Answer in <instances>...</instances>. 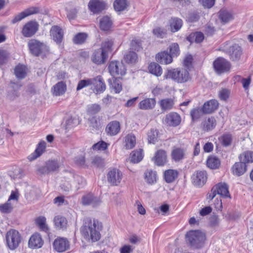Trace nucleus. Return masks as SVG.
I'll return each instance as SVG.
<instances>
[{"label":"nucleus","mask_w":253,"mask_h":253,"mask_svg":"<svg viewBox=\"0 0 253 253\" xmlns=\"http://www.w3.org/2000/svg\"><path fill=\"white\" fill-rule=\"evenodd\" d=\"M178 172L176 170L168 169L164 173V178L167 183L173 182L178 177Z\"/></svg>","instance_id":"obj_32"},{"label":"nucleus","mask_w":253,"mask_h":253,"mask_svg":"<svg viewBox=\"0 0 253 253\" xmlns=\"http://www.w3.org/2000/svg\"><path fill=\"white\" fill-rule=\"evenodd\" d=\"M220 165V161L219 159L214 156H211L207 160V166L211 169L218 168Z\"/></svg>","instance_id":"obj_45"},{"label":"nucleus","mask_w":253,"mask_h":253,"mask_svg":"<svg viewBox=\"0 0 253 253\" xmlns=\"http://www.w3.org/2000/svg\"><path fill=\"white\" fill-rule=\"evenodd\" d=\"M218 104L217 100L211 99L206 102L202 108L205 114H210L217 109Z\"/></svg>","instance_id":"obj_22"},{"label":"nucleus","mask_w":253,"mask_h":253,"mask_svg":"<svg viewBox=\"0 0 253 253\" xmlns=\"http://www.w3.org/2000/svg\"><path fill=\"white\" fill-rule=\"evenodd\" d=\"M101 202L99 197H95L91 194L84 196L82 198V203L84 205H91L93 207L98 205Z\"/></svg>","instance_id":"obj_20"},{"label":"nucleus","mask_w":253,"mask_h":253,"mask_svg":"<svg viewBox=\"0 0 253 253\" xmlns=\"http://www.w3.org/2000/svg\"><path fill=\"white\" fill-rule=\"evenodd\" d=\"M165 122L169 126H176L181 122V117L177 113L172 112L166 115Z\"/></svg>","instance_id":"obj_14"},{"label":"nucleus","mask_w":253,"mask_h":253,"mask_svg":"<svg viewBox=\"0 0 253 253\" xmlns=\"http://www.w3.org/2000/svg\"><path fill=\"white\" fill-rule=\"evenodd\" d=\"M247 164L240 161L236 163L232 167V171L234 174L240 176L244 174L247 170Z\"/></svg>","instance_id":"obj_21"},{"label":"nucleus","mask_w":253,"mask_h":253,"mask_svg":"<svg viewBox=\"0 0 253 253\" xmlns=\"http://www.w3.org/2000/svg\"><path fill=\"white\" fill-rule=\"evenodd\" d=\"M218 17L221 22L224 24L233 19L232 13L226 9H221L218 13Z\"/></svg>","instance_id":"obj_29"},{"label":"nucleus","mask_w":253,"mask_h":253,"mask_svg":"<svg viewBox=\"0 0 253 253\" xmlns=\"http://www.w3.org/2000/svg\"><path fill=\"white\" fill-rule=\"evenodd\" d=\"M142 152V149L133 151L131 154L130 161L133 163H139L143 157Z\"/></svg>","instance_id":"obj_49"},{"label":"nucleus","mask_w":253,"mask_h":253,"mask_svg":"<svg viewBox=\"0 0 253 253\" xmlns=\"http://www.w3.org/2000/svg\"><path fill=\"white\" fill-rule=\"evenodd\" d=\"M108 144L103 141H100L94 144L92 146V148L94 150L104 151L108 148Z\"/></svg>","instance_id":"obj_59"},{"label":"nucleus","mask_w":253,"mask_h":253,"mask_svg":"<svg viewBox=\"0 0 253 253\" xmlns=\"http://www.w3.org/2000/svg\"><path fill=\"white\" fill-rule=\"evenodd\" d=\"M101 107L99 105L93 104L88 106L87 112L88 114L94 115L100 111Z\"/></svg>","instance_id":"obj_61"},{"label":"nucleus","mask_w":253,"mask_h":253,"mask_svg":"<svg viewBox=\"0 0 253 253\" xmlns=\"http://www.w3.org/2000/svg\"><path fill=\"white\" fill-rule=\"evenodd\" d=\"M88 7L93 13H98L105 9L106 3L101 0H90Z\"/></svg>","instance_id":"obj_10"},{"label":"nucleus","mask_w":253,"mask_h":253,"mask_svg":"<svg viewBox=\"0 0 253 253\" xmlns=\"http://www.w3.org/2000/svg\"><path fill=\"white\" fill-rule=\"evenodd\" d=\"M113 44L114 42L112 40L106 39L102 42L100 49L108 55V53L112 51Z\"/></svg>","instance_id":"obj_39"},{"label":"nucleus","mask_w":253,"mask_h":253,"mask_svg":"<svg viewBox=\"0 0 253 253\" xmlns=\"http://www.w3.org/2000/svg\"><path fill=\"white\" fill-rule=\"evenodd\" d=\"M110 87L112 88L115 93H119L122 89V84L116 78H113L108 80Z\"/></svg>","instance_id":"obj_44"},{"label":"nucleus","mask_w":253,"mask_h":253,"mask_svg":"<svg viewBox=\"0 0 253 253\" xmlns=\"http://www.w3.org/2000/svg\"><path fill=\"white\" fill-rule=\"evenodd\" d=\"M109 71L112 76L117 75H124L126 74V69L124 64L119 61H111L108 67Z\"/></svg>","instance_id":"obj_6"},{"label":"nucleus","mask_w":253,"mask_h":253,"mask_svg":"<svg viewBox=\"0 0 253 253\" xmlns=\"http://www.w3.org/2000/svg\"><path fill=\"white\" fill-rule=\"evenodd\" d=\"M49 172L56 170L59 167L57 161H48L45 163Z\"/></svg>","instance_id":"obj_55"},{"label":"nucleus","mask_w":253,"mask_h":253,"mask_svg":"<svg viewBox=\"0 0 253 253\" xmlns=\"http://www.w3.org/2000/svg\"><path fill=\"white\" fill-rule=\"evenodd\" d=\"M226 52L229 55L230 59L232 61H238L242 54V50L241 46L235 44L226 50Z\"/></svg>","instance_id":"obj_13"},{"label":"nucleus","mask_w":253,"mask_h":253,"mask_svg":"<svg viewBox=\"0 0 253 253\" xmlns=\"http://www.w3.org/2000/svg\"><path fill=\"white\" fill-rule=\"evenodd\" d=\"M186 240L195 249L202 248L206 240V235L199 230H190L186 234Z\"/></svg>","instance_id":"obj_2"},{"label":"nucleus","mask_w":253,"mask_h":253,"mask_svg":"<svg viewBox=\"0 0 253 253\" xmlns=\"http://www.w3.org/2000/svg\"><path fill=\"white\" fill-rule=\"evenodd\" d=\"M6 240L8 248L14 250L18 247L21 242V236L17 231L11 229L7 232Z\"/></svg>","instance_id":"obj_4"},{"label":"nucleus","mask_w":253,"mask_h":253,"mask_svg":"<svg viewBox=\"0 0 253 253\" xmlns=\"http://www.w3.org/2000/svg\"><path fill=\"white\" fill-rule=\"evenodd\" d=\"M14 74L18 79L24 78L26 75L25 66L21 65H17L15 68Z\"/></svg>","instance_id":"obj_47"},{"label":"nucleus","mask_w":253,"mask_h":253,"mask_svg":"<svg viewBox=\"0 0 253 253\" xmlns=\"http://www.w3.org/2000/svg\"><path fill=\"white\" fill-rule=\"evenodd\" d=\"M88 37L87 34L85 33H79L76 35L73 39V42L76 44L84 43Z\"/></svg>","instance_id":"obj_48"},{"label":"nucleus","mask_w":253,"mask_h":253,"mask_svg":"<svg viewBox=\"0 0 253 253\" xmlns=\"http://www.w3.org/2000/svg\"><path fill=\"white\" fill-rule=\"evenodd\" d=\"M178 72L179 74L177 78L180 79V81H177L178 83H186L191 79L189 72L187 69L180 70L178 68Z\"/></svg>","instance_id":"obj_36"},{"label":"nucleus","mask_w":253,"mask_h":253,"mask_svg":"<svg viewBox=\"0 0 253 253\" xmlns=\"http://www.w3.org/2000/svg\"><path fill=\"white\" fill-rule=\"evenodd\" d=\"M125 147L126 149H131L133 148L136 143V139L134 135L131 134H127L125 137Z\"/></svg>","instance_id":"obj_46"},{"label":"nucleus","mask_w":253,"mask_h":253,"mask_svg":"<svg viewBox=\"0 0 253 253\" xmlns=\"http://www.w3.org/2000/svg\"><path fill=\"white\" fill-rule=\"evenodd\" d=\"M219 139L223 145L228 146L231 144L232 138L231 134H224L222 135Z\"/></svg>","instance_id":"obj_54"},{"label":"nucleus","mask_w":253,"mask_h":253,"mask_svg":"<svg viewBox=\"0 0 253 253\" xmlns=\"http://www.w3.org/2000/svg\"><path fill=\"white\" fill-rule=\"evenodd\" d=\"M9 58L8 52L4 49H0V65H2L5 64Z\"/></svg>","instance_id":"obj_60"},{"label":"nucleus","mask_w":253,"mask_h":253,"mask_svg":"<svg viewBox=\"0 0 253 253\" xmlns=\"http://www.w3.org/2000/svg\"><path fill=\"white\" fill-rule=\"evenodd\" d=\"M152 160L156 165L158 166H164L167 162L166 152L163 150L157 151Z\"/></svg>","instance_id":"obj_16"},{"label":"nucleus","mask_w":253,"mask_h":253,"mask_svg":"<svg viewBox=\"0 0 253 253\" xmlns=\"http://www.w3.org/2000/svg\"><path fill=\"white\" fill-rule=\"evenodd\" d=\"M213 68L217 74H220L229 71L230 63L222 57L217 58L213 63Z\"/></svg>","instance_id":"obj_5"},{"label":"nucleus","mask_w":253,"mask_h":253,"mask_svg":"<svg viewBox=\"0 0 253 253\" xmlns=\"http://www.w3.org/2000/svg\"><path fill=\"white\" fill-rule=\"evenodd\" d=\"M127 6L126 0H115L114 2V7L115 10L122 11L124 10Z\"/></svg>","instance_id":"obj_51"},{"label":"nucleus","mask_w":253,"mask_h":253,"mask_svg":"<svg viewBox=\"0 0 253 253\" xmlns=\"http://www.w3.org/2000/svg\"><path fill=\"white\" fill-rule=\"evenodd\" d=\"M194 185L200 186L204 185L207 180V174L206 171L201 170L195 172L192 176Z\"/></svg>","instance_id":"obj_9"},{"label":"nucleus","mask_w":253,"mask_h":253,"mask_svg":"<svg viewBox=\"0 0 253 253\" xmlns=\"http://www.w3.org/2000/svg\"><path fill=\"white\" fill-rule=\"evenodd\" d=\"M81 232L85 238H90L93 242L100 238V234L98 228L96 229V223L94 220L92 221L91 219H87L85 224L82 227Z\"/></svg>","instance_id":"obj_1"},{"label":"nucleus","mask_w":253,"mask_h":253,"mask_svg":"<svg viewBox=\"0 0 253 253\" xmlns=\"http://www.w3.org/2000/svg\"><path fill=\"white\" fill-rule=\"evenodd\" d=\"M137 59L136 53L133 51H129L125 55L124 60L128 63H134Z\"/></svg>","instance_id":"obj_53"},{"label":"nucleus","mask_w":253,"mask_h":253,"mask_svg":"<svg viewBox=\"0 0 253 253\" xmlns=\"http://www.w3.org/2000/svg\"><path fill=\"white\" fill-rule=\"evenodd\" d=\"M158 132L157 130L151 129L148 133V140L149 143L154 144L157 140Z\"/></svg>","instance_id":"obj_57"},{"label":"nucleus","mask_w":253,"mask_h":253,"mask_svg":"<svg viewBox=\"0 0 253 253\" xmlns=\"http://www.w3.org/2000/svg\"><path fill=\"white\" fill-rule=\"evenodd\" d=\"M43 241L41 236L38 233L33 234L29 241V246L31 248L37 249L42 247Z\"/></svg>","instance_id":"obj_19"},{"label":"nucleus","mask_w":253,"mask_h":253,"mask_svg":"<svg viewBox=\"0 0 253 253\" xmlns=\"http://www.w3.org/2000/svg\"><path fill=\"white\" fill-rule=\"evenodd\" d=\"M148 69L150 73L157 77L160 76L162 74L161 67L156 63H151L149 65Z\"/></svg>","instance_id":"obj_38"},{"label":"nucleus","mask_w":253,"mask_h":253,"mask_svg":"<svg viewBox=\"0 0 253 253\" xmlns=\"http://www.w3.org/2000/svg\"><path fill=\"white\" fill-rule=\"evenodd\" d=\"M169 52L172 57H176L179 54L180 50L177 43H172L169 46Z\"/></svg>","instance_id":"obj_56"},{"label":"nucleus","mask_w":253,"mask_h":253,"mask_svg":"<svg viewBox=\"0 0 253 253\" xmlns=\"http://www.w3.org/2000/svg\"><path fill=\"white\" fill-rule=\"evenodd\" d=\"M230 91L226 88H222L219 92V97L221 100L226 101L229 98Z\"/></svg>","instance_id":"obj_62"},{"label":"nucleus","mask_w":253,"mask_h":253,"mask_svg":"<svg viewBox=\"0 0 253 253\" xmlns=\"http://www.w3.org/2000/svg\"><path fill=\"white\" fill-rule=\"evenodd\" d=\"M112 21L108 16H104L99 20V26L100 29L104 31L109 30L112 26Z\"/></svg>","instance_id":"obj_26"},{"label":"nucleus","mask_w":253,"mask_h":253,"mask_svg":"<svg viewBox=\"0 0 253 253\" xmlns=\"http://www.w3.org/2000/svg\"><path fill=\"white\" fill-rule=\"evenodd\" d=\"M92 80H94L92 85H93L94 90L96 93L103 92L106 89L105 84L103 81V79L101 76H97L95 78H92Z\"/></svg>","instance_id":"obj_24"},{"label":"nucleus","mask_w":253,"mask_h":253,"mask_svg":"<svg viewBox=\"0 0 253 253\" xmlns=\"http://www.w3.org/2000/svg\"><path fill=\"white\" fill-rule=\"evenodd\" d=\"M182 21L177 18H173L170 21V27L171 32H175L178 31L182 27Z\"/></svg>","instance_id":"obj_43"},{"label":"nucleus","mask_w":253,"mask_h":253,"mask_svg":"<svg viewBox=\"0 0 253 253\" xmlns=\"http://www.w3.org/2000/svg\"><path fill=\"white\" fill-rule=\"evenodd\" d=\"M54 223L56 228L64 230L67 228L68 221L65 217L57 215L54 218Z\"/></svg>","instance_id":"obj_27"},{"label":"nucleus","mask_w":253,"mask_h":253,"mask_svg":"<svg viewBox=\"0 0 253 253\" xmlns=\"http://www.w3.org/2000/svg\"><path fill=\"white\" fill-rule=\"evenodd\" d=\"M205 114L203 108H195L190 111V116L193 122L198 121L202 116Z\"/></svg>","instance_id":"obj_37"},{"label":"nucleus","mask_w":253,"mask_h":253,"mask_svg":"<svg viewBox=\"0 0 253 253\" xmlns=\"http://www.w3.org/2000/svg\"><path fill=\"white\" fill-rule=\"evenodd\" d=\"M12 210L13 206L9 201L4 204L0 205V211L3 213H9L12 211Z\"/></svg>","instance_id":"obj_58"},{"label":"nucleus","mask_w":253,"mask_h":253,"mask_svg":"<svg viewBox=\"0 0 253 253\" xmlns=\"http://www.w3.org/2000/svg\"><path fill=\"white\" fill-rule=\"evenodd\" d=\"M28 46L30 52L35 56L45 54L49 51V48L45 44L36 39L29 40Z\"/></svg>","instance_id":"obj_3"},{"label":"nucleus","mask_w":253,"mask_h":253,"mask_svg":"<svg viewBox=\"0 0 253 253\" xmlns=\"http://www.w3.org/2000/svg\"><path fill=\"white\" fill-rule=\"evenodd\" d=\"M204 39V34L200 32L191 34L189 36L187 37V40L191 42H195L196 43H200L203 41Z\"/></svg>","instance_id":"obj_42"},{"label":"nucleus","mask_w":253,"mask_h":253,"mask_svg":"<svg viewBox=\"0 0 253 253\" xmlns=\"http://www.w3.org/2000/svg\"><path fill=\"white\" fill-rule=\"evenodd\" d=\"M178 74V68L168 69L164 77L166 79H171L177 83V81H180V79L177 78Z\"/></svg>","instance_id":"obj_33"},{"label":"nucleus","mask_w":253,"mask_h":253,"mask_svg":"<svg viewBox=\"0 0 253 253\" xmlns=\"http://www.w3.org/2000/svg\"><path fill=\"white\" fill-rule=\"evenodd\" d=\"M46 146V143L45 142H41L39 143L38 147L35 151L31 155L28 156V159L30 161H32L39 157L44 151Z\"/></svg>","instance_id":"obj_23"},{"label":"nucleus","mask_w":253,"mask_h":253,"mask_svg":"<svg viewBox=\"0 0 253 253\" xmlns=\"http://www.w3.org/2000/svg\"><path fill=\"white\" fill-rule=\"evenodd\" d=\"M156 171L152 170H147L145 172V179L149 184H154L157 181Z\"/></svg>","instance_id":"obj_41"},{"label":"nucleus","mask_w":253,"mask_h":253,"mask_svg":"<svg viewBox=\"0 0 253 253\" xmlns=\"http://www.w3.org/2000/svg\"><path fill=\"white\" fill-rule=\"evenodd\" d=\"M104 163V160L99 157H95L92 160V164L96 167H103Z\"/></svg>","instance_id":"obj_63"},{"label":"nucleus","mask_w":253,"mask_h":253,"mask_svg":"<svg viewBox=\"0 0 253 253\" xmlns=\"http://www.w3.org/2000/svg\"><path fill=\"white\" fill-rule=\"evenodd\" d=\"M172 159L175 162H179L182 160L185 155V151L180 148H174L171 152Z\"/></svg>","instance_id":"obj_31"},{"label":"nucleus","mask_w":253,"mask_h":253,"mask_svg":"<svg viewBox=\"0 0 253 253\" xmlns=\"http://www.w3.org/2000/svg\"><path fill=\"white\" fill-rule=\"evenodd\" d=\"M123 177V173L117 169H113L109 171L107 180L109 183L113 186H118L121 183Z\"/></svg>","instance_id":"obj_8"},{"label":"nucleus","mask_w":253,"mask_h":253,"mask_svg":"<svg viewBox=\"0 0 253 253\" xmlns=\"http://www.w3.org/2000/svg\"><path fill=\"white\" fill-rule=\"evenodd\" d=\"M36 223L40 229L42 231L47 232L49 230L48 227L46 224V218L44 216H40L36 220Z\"/></svg>","instance_id":"obj_50"},{"label":"nucleus","mask_w":253,"mask_h":253,"mask_svg":"<svg viewBox=\"0 0 253 253\" xmlns=\"http://www.w3.org/2000/svg\"><path fill=\"white\" fill-rule=\"evenodd\" d=\"M211 192H215L216 194H218L224 198L230 197L228 187L225 183H219L216 184L212 188Z\"/></svg>","instance_id":"obj_11"},{"label":"nucleus","mask_w":253,"mask_h":253,"mask_svg":"<svg viewBox=\"0 0 253 253\" xmlns=\"http://www.w3.org/2000/svg\"><path fill=\"white\" fill-rule=\"evenodd\" d=\"M106 132L110 136L117 135L120 131V124L118 121H114L110 122L106 127Z\"/></svg>","instance_id":"obj_17"},{"label":"nucleus","mask_w":253,"mask_h":253,"mask_svg":"<svg viewBox=\"0 0 253 253\" xmlns=\"http://www.w3.org/2000/svg\"><path fill=\"white\" fill-rule=\"evenodd\" d=\"M160 106L163 111L169 110L171 109L174 104V101L171 98H166L161 100L160 102Z\"/></svg>","instance_id":"obj_34"},{"label":"nucleus","mask_w":253,"mask_h":253,"mask_svg":"<svg viewBox=\"0 0 253 253\" xmlns=\"http://www.w3.org/2000/svg\"><path fill=\"white\" fill-rule=\"evenodd\" d=\"M172 57L170 54L164 51L159 53L156 56L157 61L161 64H168L172 62Z\"/></svg>","instance_id":"obj_25"},{"label":"nucleus","mask_w":253,"mask_h":253,"mask_svg":"<svg viewBox=\"0 0 253 253\" xmlns=\"http://www.w3.org/2000/svg\"><path fill=\"white\" fill-rule=\"evenodd\" d=\"M239 159L240 161L247 164L253 163V151H247L243 152L240 155Z\"/></svg>","instance_id":"obj_35"},{"label":"nucleus","mask_w":253,"mask_h":253,"mask_svg":"<svg viewBox=\"0 0 253 253\" xmlns=\"http://www.w3.org/2000/svg\"><path fill=\"white\" fill-rule=\"evenodd\" d=\"M94 81V80H92V78L80 81L76 88L77 90L79 91L84 87L92 85Z\"/></svg>","instance_id":"obj_52"},{"label":"nucleus","mask_w":253,"mask_h":253,"mask_svg":"<svg viewBox=\"0 0 253 253\" xmlns=\"http://www.w3.org/2000/svg\"><path fill=\"white\" fill-rule=\"evenodd\" d=\"M50 32L53 40L57 43H60L63 38L62 29L57 26H54L51 27Z\"/></svg>","instance_id":"obj_18"},{"label":"nucleus","mask_w":253,"mask_h":253,"mask_svg":"<svg viewBox=\"0 0 253 253\" xmlns=\"http://www.w3.org/2000/svg\"><path fill=\"white\" fill-rule=\"evenodd\" d=\"M107 57V55L99 48L93 52L91 56V60L93 63L100 65L104 63Z\"/></svg>","instance_id":"obj_15"},{"label":"nucleus","mask_w":253,"mask_h":253,"mask_svg":"<svg viewBox=\"0 0 253 253\" xmlns=\"http://www.w3.org/2000/svg\"><path fill=\"white\" fill-rule=\"evenodd\" d=\"M53 246L54 249L60 253L64 252L69 248V242L64 238H57L54 241Z\"/></svg>","instance_id":"obj_12"},{"label":"nucleus","mask_w":253,"mask_h":253,"mask_svg":"<svg viewBox=\"0 0 253 253\" xmlns=\"http://www.w3.org/2000/svg\"><path fill=\"white\" fill-rule=\"evenodd\" d=\"M66 89V84L63 82H59L54 86L53 94L58 96L63 94Z\"/></svg>","instance_id":"obj_40"},{"label":"nucleus","mask_w":253,"mask_h":253,"mask_svg":"<svg viewBox=\"0 0 253 253\" xmlns=\"http://www.w3.org/2000/svg\"><path fill=\"white\" fill-rule=\"evenodd\" d=\"M134 247L129 245L123 246L120 249V253H131L133 252Z\"/></svg>","instance_id":"obj_64"},{"label":"nucleus","mask_w":253,"mask_h":253,"mask_svg":"<svg viewBox=\"0 0 253 253\" xmlns=\"http://www.w3.org/2000/svg\"><path fill=\"white\" fill-rule=\"evenodd\" d=\"M156 105V101L154 98H147L141 101L139 104V108L143 110L153 109Z\"/></svg>","instance_id":"obj_30"},{"label":"nucleus","mask_w":253,"mask_h":253,"mask_svg":"<svg viewBox=\"0 0 253 253\" xmlns=\"http://www.w3.org/2000/svg\"><path fill=\"white\" fill-rule=\"evenodd\" d=\"M216 125V120L213 117H209L202 122L203 129L205 131L212 130L215 127Z\"/></svg>","instance_id":"obj_28"},{"label":"nucleus","mask_w":253,"mask_h":253,"mask_svg":"<svg viewBox=\"0 0 253 253\" xmlns=\"http://www.w3.org/2000/svg\"><path fill=\"white\" fill-rule=\"evenodd\" d=\"M38 23L36 21H31L24 25L21 33L24 37L30 38L34 36L38 31Z\"/></svg>","instance_id":"obj_7"}]
</instances>
